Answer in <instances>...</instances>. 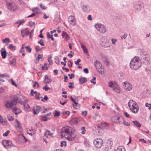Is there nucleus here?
Returning a JSON list of instances; mask_svg holds the SVG:
<instances>
[{"mask_svg": "<svg viewBox=\"0 0 151 151\" xmlns=\"http://www.w3.org/2000/svg\"><path fill=\"white\" fill-rule=\"evenodd\" d=\"M68 76H69V78L72 79L75 77L74 74L73 73H71V74H69Z\"/></svg>", "mask_w": 151, "mask_h": 151, "instance_id": "6e6d98bb", "label": "nucleus"}, {"mask_svg": "<svg viewBox=\"0 0 151 151\" xmlns=\"http://www.w3.org/2000/svg\"><path fill=\"white\" fill-rule=\"evenodd\" d=\"M16 127L17 128H20L21 127V126L20 125L19 122L17 120H16Z\"/></svg>", "mask_w": 151, "mask_h": 151, "instance_id": "c9c22d12", "label": "nucleus"}, {"mask_svg": "<svg viewBox=\"0 0 151 151\" xmlns=\"http://www.w3.org/2000/svg\"><path fill=\"white\" fill-rule=\"evenodd\" d=\"M139 56H137V58H138V59L140 58H142L143 56H147L146 53L144 51L143 49H140L139 50Z\"/></svg>", "mask_w": 151, "mask_h": 151, "instance_id": "9b49d317", "label": "nucleus"}, {"mask_svg": "<svg viewBox=\"0 0 151 151\" xmlns=\"http://www.w3.org/2000/svg\"><path fill=\"white\" fill-rule=\"evenodd\" d=\"M96 78L95 77H94L93 78V79L91 80V83H93V85H95L96 83Z\"/></svg>", "mask_w": 151, "mask_h": 151, "instance_id": "3c124183", "label": "nucleus"}, {"mask_svg": "<svg viewBox=\"0 0 151 151\" xmlns=\"http://www.w3.org/2000/svg\"><path fill=\"white\" fill-rule=\"evenodd\" d=\"M121 117L122 116H121L120 117L118 116L116 118V117H114L115 120L113 121V122L116 123H119L120 124V122L119 121V119H120L121 120H122V119H121Z\"/></svg>", "mask_w": 151, "mask_h": 151, "instance_id": "5701e85b", "label": "nucleus"}, {"mask_svg": "<svg viewBox=\"0 0 151 151\" xmlns=\"http://www.w3.org/2000/svg\"><path fill=\"white\" fill-rule=\"evenodd\" d=\"M121 119H122V121H123V123L124 125L127 126H129L130 125L129 123L124 120L123 117H121Z\"/></svg>", "mask_w": 151, "mask_h": 151, "instance_id": "2f4dec72", "label": "nucleus"}, {"mask_svg": "<svg viewBox=\"0 0 151 151\" xmlns=\"http://www.w3.org/2000/svg\"><path fill=\"white\" fill-rule=\"evenodd\" d=\"M133 103V101L130 100L129 102L128 103V105L129 106V108H130L131 107V105H132V104Z\"/></svg>", "mask_w": 151, "mask_h": 151, "instance_id": "5fc2aeb1", "label": "nucleus"}, {"mask_svg": "<svg viewBox=\"0 0 151 151\" xmlns=\"http://www.w3.org/2000/svg\"><path fill=\"white\" fill-rule=\"evenodd\" d=\"M24 99V97L19 94L15 95L13 96V99L11 101H7L5 105L7 108H11L13 105L19 103L22 104V99Z\"/></svg>", "mask_w": 151, "mask_h": 151, "instance_id": "f03ea898", "label": "nucleus"}, {"mask_svg": "<svg viewBox=\"0 0 151 151\" xmlns=\"http://www.w3.org/2000/svg\"><path fill=\"white\" fill-rule=\"evenodd\" d=\"M6 41L7 42L9 43L10 42V40L8 38H6L2 40L3 42L4 43H6L5 41Z\"/></svg>", "mask_w": 151, "mask_h": 151, "instance_id": "c03bdc74", "label": "nucleus"}, {"mask_svg": "<svg viewBox=\"0 0 151 151\" xmlns=\"http://www.w3.org/2000/svg\"><path fill=\"white\" fill-rule=\"evenodd\" d=\"M113 90L116 92V93H120L119 89V88H117L116 87H115L113 88Z\"/></svg>", "mask_w": 151, "mask_h": 151, "instance_id": "09e8293b", "label": "nucleus"}, {"mask_svg": "<svg viewBox=\"0 0 151 151\" xmlns=\"http://www.w3.org/2000/svg\"><path fill=\"white\" fill-rule=\"evenodd\" d=\"M81 61V60L80 59H78L77 60V61H76L75 62V63L76 65H78V63H80Z\"/></svg>", "mask_w": 151, "mask_h": 151, "instance_id": "680f3d73", "label": "nucleus"}, {"mask_svg": "<svg viewBox=\"0 0 151 151\" xmlns=\"http://www.w3.org/2000/svg\"><path fill=\"white\" fill-rule=\"evenodd\" d=\"M64 145L66 146V141H62L60 142V146L63 147Z\"/></svg>", "mask_w": 151, "mask_h": 151, "instance_id": "de8ad7c7", "label": "nucleus"}, {"mask_svg": "<svg viewBox=\"0 0 151 151\" xmlns=\"http://www.w3.org/2000/svg\"><path fill=\"white\" fill-rule=\"evenodd\" d=\"M147 55L145 56L142 57V58L139 59V63H141V65L142 63L146 65H147L148 64L149 60L147 57Z\"/></svg>", "mask_w": 151, "mask_h": 151, "instance_id": "6e6552de", "label": "nucleus"}, {"mask_svg": "<svg viewBox=\"0 0 151 151\" xmlns=\"http://www.w3.org/2000/svg\"><path fill=\"white\" fill-rule=\"evenodd\" d=\"M139 141L144 143H146V141L144 139H139Z\"/></svg>", "mask_w": 151, "mask_h": 151, "instance_id": "69168bd1", "label": "nucleus"}, {"mask_svg": "<svg viewBox=\"0 0 151 151\" xmlns=\"http://www.w3.org/2000/svg\"><path fill=\"white\" fill-rule=\"evenodd\" d=\"M38 43L42 46H43L45 45L43 40L42 39H40V41H38Z\"/></svg>", "mask_w": 151, "mask_h": 151, "instance_id": "58836bf2", "label": "nucleus"}, {"mask_svg": "<svg viewBox=\"0 0 151 151\" xmlns=\"http://www.w3.org/2000/svg\"><path fill=\"white\" fill-rule=\"evenodd\" d=\"M25 21L24 19H22L19 20V25H21V24L24 22Z\"/></svg>", "mask_w": 151, "mask_h": 151, "instance_id": "0e129e2a", "label": "nucleus"}, {"mask_svg": "<svg viewBox=\"0 0 151 151\" xmlns=\"http://www.w3.org/2000/svg\"><path fill=\"white\" fill-rule=\"evenodd\" d=\"M20 137L24 139V140L23 141H22V142L25 143L27 141V139L24 136L21 135V136Z\"/></svg>", "mask_w": 151, "mask_h": 151, "instance_id": "864d4df0", "label": "nucleus"}, {"mask_svg": "<svg viewBox=\"0 0 151 151\" xmlns=\"http://www.w3.org/2000/svg\"><path fill=\"white\" fill-rule=\"evenodd\" d=\"M103 61L105 64L108 66L109 65V62L108 61V60L107 58H105L103 60Z\"/></svg>", "mask_w": 151, "mask_h": 151, "instance_id": "ea45409f", "label": "nucleus"}, {"mask_svg": "<svg viewBox=\"0 0 151 151\" xmlns=\"http://www.w3.org/2000/svg\"><path fill=\"white\" fill-rule=\"evenodd\" d=\"M7 117L8 119V120L10 121L13 120H14V117L13 116L10 115L9 114H8L7 115Z\"/></svg>", "mask_w": 151, "mask_h": 151, "instance_id": "4c0bfd02", "label": "nucleus"}, {"mask_svg": "<svg viewBox=\"0 0 151 151\" xmlns=\"http://www.w3.org/2000/svg\"><path fill=\"white\" fill-rule=\"evenodd\" d=\"M105 124L101 123V124H99L98 125V127L101 129H103L105 128Z\"/></svg>", "mask_w": 151, "mask_h": 151, "instance_id": "c756f323", "label": "nucleus"}, {"mask_svg": "<svg viewBox=\"0 0 151 151\" xmlns=\"http://www.w3.org/2000/svg\"><path fill=\"white\" fill-rule=\"evenodd\" d=\"M111 149V146L110 144L106 143L105 145L104 150L106 151H107L109 149Z\"/></svg>", "mask_w": 151, "mask_h": 151, "instance_id": "a878e982", "label": "nucleus"}, {"mask_svg": "<svg viewBox=\"0 0 151 151\" xmlns=\"http://www.w3.org/2000/svg\"><path fill=\"white\" fill-rule=\"evenodd\" d=\"M16 58H13L12 60L10 61L11 64L14 65H15L16 64Z\"/></svg>", "mask_w": 151, "mask_h": 151, "instance_id": "a19ab883", "label": "nucleus"}, {"mask_svg": "<svg viewBox=\"0 0 151 151\" xmlns=\"http://www.w3.org/2000/svg\"><path fill=\"white\" fill-rule=\"evenodd\" d=\"M93 144L95 147L97 148H100L102 146L103 140L101 139H97L93 141Z\"/></svg>", "mask_w": 151, "mask_h": 151, "instance_id": "0eeeda50", "label": "nucleus"}, {"mask_svg": "<svg viewBox=\"0 0 151 151\" xmlns=\"http://www.w3.org/2000/svg\"><path fill=\"white\" fill-rule=\"evenodd\" d=\"M78 118H74L72 119V121L75 124H77L78 123Z\"/></svg>", "mask_w": 151, "mask_h": 151, "instance_id": "72a5a7b5", "label": "nucleus"}, {"mask_svg": "<svg viewBox=\"0 0 151 151\" xmlns=\"http://www.w3.org/2000/svg\"><path fill=\"white\" fill-rule=\"evenodd\" d=\"M40 119L42 121H47V119H48L45 116H41L40 117Z\"/></svg>", "mask_w": 151, "mask_h": 151, "instance_id": "e433bc0d", "label": "nucleus"}, {"mask_svg": "<svg viewBox=\"0 0 151 151\" xmlns=\"http://www.w3.org/2000/svg\"><path fill=\"white\" fill-rule=\"evenodd\" d=\"M62 36L65 40H68L69 39V37L67 32H63L62 34Z\"/></svg>", "mask_w": 151, "mask_h": 151, "instance_id": "aec40b11", "label": "nucleus"}, {"mask_svg": "<svg viewBox=\"0 0 151 151\" xmlns=\"http://www.w3.org/2000/svg\"><path fill=\"white\" fill-rule=\"evenodd\" d=\"M145 106L146 107H148L149 110L151 109V104H149L147 103H145Z\"/></svg>", "mask_w": 151, "mask_h": 151, "instance_id": "8fccbe9b", "label": "nucleus"}, {"mask_svg": "<svg viewBox=\"0 0 151 151\" xmlns=\"http://www.w3.org/2000/svg\"><path fill=\"white\" fill-rule=\"evenodd\" d=\"M123 84L124 88L126 90L130 91L132 89V86L131 85L127 84L125 82H124Z\"/></svg>", "mask_w": 151, "mask_h": 151, "instance_id": "4468645a", "label": "nucleus"}, {"mask_svg": "<svg viewBox=\"0 0 151 151\" xmlns=\"http://www.w3.org/2000/svg\"><path fill=\"white\" fill-rule=\"evenodd\" d=\"M81 133L84 134H85L86 130V127H83L81 128Z\"/></svg>", "mask_w": 151, "mask_h": 151, "instance_id": "37998d69", "label": "nucleus"}, {"mask_svg": "<svg viewBox=\"0 0 151 151\" xmlns=\"http://www.w3.org/2000/svg\"><path fill=\"white\" fill-rule=\"evenodd\" d=\"M111 40L112 42V44L113 45L115 44V42L117 41V40L116 39H112Z\"/></svg>", "mask_w": 151, "mask_h": 151, "instance_id": "e2e57ef3", "label": "nucleus"}, {"mask_svg": "<svg viewBox=\"0 0 151 151\" xmlns=\"http://www.w3.org/2000/svg\"><path fill=\"white\" fill-rule=\"evenodd\" d=\"M25 48L27 50V51L28 52H30L31 51L32 49L30 47V46L28 45L26 46L25 47Z\"/></svg>", "mask_w": 151, "mask_h": 151, "instance_id": "49530a36", "label": "nucleus"}, {"mask_svg": "<svg viewBox=\"0 0 151 151\" xmlns=\"http://www.w3.org/2000/svg\"><path fill=\"white\" fill-rule=\"evenodd\" d=\"M52 134L50 133V132L49 131H46L45 133L44 134V136H46L47 137L48 136V135H51Z\"/></svg>", "mask_w": 151, "mask_h": 151, "instance_id": "a18cd8bd", "label": "nucleus"}, {"mask_svg": "<svg viewBox=\"0 0 151 151\" xmlns=\"http://www.w3.org/2000/svg\"><path fill=\"white\" fill-rule=\"evenodd\" d=\"M61 133V136L62 137H65L70 141L73 140L76 136L73 133V128L68 126L62 128Z\"/></svg>", "mask_w": 151, "mask_h": 151, "instance_id": "f257e3e1", "label": "nucleus"}, {"mask_svg": "<svg viewBox=\"0 0 151 151\" xmlns=\"http://www.w3.org/2000/svg\"><path fill=\"white\" fill-rule=\"evenodd\" d=\"M81 47L82 48L84 52L86 53H87L88 52V51L85 45H84L82 43H81Z\"/></svg>", "mask_w": 151, "mask_h": 151, "instance_id": "4be33fe9", "label": "nucleus"}, {"mask_svg": "<svg viewBox=\"0 0 151 151\" xmlns=\"http://www.w3.org/2000/svg\"><path fill=\"white\" fill-rule=\"evenodd\" d=\"M33 12L36 13L37 14L40 13V9L37 7H36L32 9Z\"/></svg>", "mask_w": 151, "mask_h": 151, "instance_id": "bb28decb", "label": "nucleus"}, {"mask_svg": "<svg viewBox=\"0 0 151 151\" xmlns=\"http://www.w3.org/2000/svg\"><path fill=\"white\" fill-rule=\"evenodd\" d=\"M76 19L74 18L73 19L70 20L71 22L70 24L73 25H75L76 24Z\"/></svg>", "mask_w": 151, "mask_h": 151, "instance_id": "79ce46f5", "label": "nucleus"}, {"mask_svg": "<svg viewBox=\"0 0 151 151\" xmlns=\"http://www.w3.org/2000/svg\"><path fill=\"white\" fill-rule=\"evenodd\" d=\"M22 101L23 99H22ZM22 104H23V106L25 110L27 111H29L30 110V107L26 103H23V102L22 101Z\"/></svg>", "mask_w": 151, "mask_h": 151, "instance_id": "6ab92c4d", "label": "nucleus"}, {"mask_svg": "<svg viewBox=\"0 0 151 151\" xmlns=\"http://www.w3.org/2000/svg\"><path fill=\"white\" fill-rule=\"evenodd\" d=\"M43 57V55L42 54H38V57L37 58L39 60H40Z\"/></svg>", "mask_w": 151, "mask_h": 151, "instance_id": "052dcab7", "label": "nucleus"}, {"mask_svg": "<svg viewBox=\"0 0 151 151\" xmlns=\"http://www.w3.org/2000/svg\"><path fill=\"white\" fill-rule=\"evenodd\" d=\"M72 62L71 61L68 62V65L70 67H72Z\"/></svg>", "mask_w": 151, "mask_h": 151, "instance_id": "338daca9", "label": "nucleus"}, {"mask_svg": "<svg viewBox=\"0 0 151 151\" xmlns=\"http://www.w3.org/2000/svg\"><path fill=\"white\" fill-rule=\"evenodd\" d=\"M12 111L14 113L16 114H17L21 112V110L16 107H14L12 109Z\"/></svg>", "mask_w": 151, "mask_h": 151, "instance_id": "a211bd4d", "label": "nucleus"}, {"mask_svg": "<svg viewBox=\"0 0 151 151\" xmlns=\"http://www.w3.org/2000/svg\"><path fill=\"white\" fill-rule=\"evenodd\" d=\"M2 143L5 147H6L7 146L10 147L12 146V142L9 140H5L4 141H2Z\"/></svg>", "mask_w": 151, "mask_h": 151, "instance_id": "9d476101", "label": "nucleus"}, {"mask_svg": "<svg viewBox=\"0 0 151 151\" xmlns=\"http://www.w3.org/2000/svg\"><path fill=\"white\" fill-rule=\"evenodd\" d=\"M109 86L111 88H114L115 84L112 82H110L108 83Z\"/></svg>", "mask_w": 151, "mask_h": 151, "instance_id": "c85d7f7f", "label": "nucleus"}, {"mask_svg": "<svg viewBox=\"0 0 151 151\" xmlns=\"http://www.w3.org/2000/svg\"><path fill=\"white\" fill-rule=\"evenodd\" d=\"M96 64L98 65L99 64V65L100 68H99L98 69L100 70L102 69L101 67L102 65L100 63V62L99 61H98V60H96V61L94 63L95 66L97 67Z\"/></svg>", "mask_w": 151, "mask_h": 151, "instance_id": "473e14b6", "label": "nucleus"}, {"mask_svg": "<svg viewBox=\"0 0 151 151\" xmlns=\"http://www.w3.org/2000/svg\"><path fill=\"white\" fill-rule=\"evenodd\" d=\"M52 80L50 78H49V76L47 75H45V79L43 81L44 83L47 84L51 83Z\"/></svg>", "mask_w": 151, "mask_h": 151, "instance_id": "dca6fc26", "label": "nucleus"}, {"mask_svg": "<svg viewBox=\"0 0 151 151\" xmlns=\"http://www.w3.org/2000/svg\"><path fill=\"white\" fill-rule=\"evenodd\" d=\"M34 93L35 94V97L36 99L40 100V98H42V97H39V96L40 95V94L39 93L37 92L36 91L34 92Z\"/></svg>", "mask_w": 151, "mask_h": 151, "instance_id": "393cba45", "label": "nucleus"}, {"mask_svg": "<svg viewBox=\"0 0 151 151\" xmlns=\"http://www.w3.org/2000/svg\"><path fill=\"white\" fill-rule=\"evenodd\" d=\"M84 72L86 73H88L89 72L88 69L87 68H85L83 69Z\"/></svg>", "mask_w": 151, "mask_h": 151, "instance_id": "774afa93", "label": "nucleus"}, {"mask_svg": "<svg viewBox=\"0 0 151 151\" xmlns=\"http://www.w3.org/2000/svg\"><path fill=\"white\" fill-rule=\"evenodd\" d=\"M127 36V34H124L123 35L121 36V38L122 39H125Z\"/></svg>", "mask_w": 151, "mask_h": 151, "instance_id": "bf43d9fd", "label": "nucleus"}, {"mask_svg": "<svg viewBox=\"0 0 151 151\" xmlns=\"http://www.w3.org/2000/svg\"><path fill=\"white\" fill-rule=\"evenodd\" d=\"M1 55L3 59H5L6 57L7 52L4 48H2L1 50Z\"/></svg>", "mask_w": 151, "mask_h": 151, "instance_id": "2eb2a0df", "label": "nucleus"}, {"mask_svg": "<svg viewBox=\"0 0 151 151\" xmlns=\"http://www.w3.org/2000/svg\"><path fill=\"white\" fill-rule=\"evenodd\" d=\"M35 49L36 50V52H37L38 51H40V46H35Z\"/></svg>", "mask_w": 151, "mask_h": 151, "instance_id": "603ef678", "label": "nucleus"}, {"mask_svg": "<svg viewBox=\"0 0 151 151\" xmlns=\"http://www.w3.org/2000/svg\"><path fill=\"white\" fill-rule=\"evenodd\" d=\"M116 151H125V150L124 147L120 146L117 148Z\"/></svg>", "mask_w": 151, "mask_h": 151, "instance_id": "f704fd0d", "label": "nucleus"}, {"mask_svg": "<svg viewBox=\"0 0 151 151\" xmlns=\"http://www.w3.org/2000/svg\"><path fill=\"white\" fill-rule=\"evenodd\" d=\"M70 98L73 102V108L76 109L79 108L80 107V105L78 102V97L76 96H73V97L71 96Z\"/></svg>", "mask_w": 151, "mask_h": 151, "instance_id": "423d86ee", "label": "nucleus"}, {"mask_svg": "<svg viewBox=\"0 0 151 151\" xmlns=\"http://www.w3.org/2000/svg\"><path fill=\"white\" fill-rule=\"evenodd\" d=\"M95 27L97 30L101 33H104L106 32V28L103 24L98 23L95 25Z\"/></svg>", "mask_w": 151, "mask_h": 151, "instance_id": "39448f33", "label": "nucleus"}, {"mask_svg": "<svg viewBox=\"0 0 151 151\" xmlns=\"http://www.w3.org/2000/svg\"><path fill=\"white\" fill-rule=\"evenodd\" d=\"M101 45L104 47H110L111 44L109 40L106 39L105 41H103L101 44Z\"/></svg>", "mask_w": 151, "mask_h": 151, "instance_id": "1a4fd4ad", "label": "nucleus"}, {"mask_svg": "<svg viewBox=\"0 0 151 151\" xmlns=\"http://www.w3.org/2000/svg\"><path fill=\"white\" fill-rule=\"evenodd\" d=\"M143 6L141 4H137L135 6V8L136 9L139 10H140Z\"/></svg>", "mask_w": 151, "mask_h": 151, "instance_id": "b1692460", "label": "nucleus"}, {"mask_svg": "<svg viewBox=\"0 0 151 151\" xmlns=\"http://www.w3.org/2000/svg\"><path fill=\"white\" fill-rule=\"evenodd\" d=\"M6 5L7 9L11 11L14 12L17 8L16 4L13 2L6 1Z\"/></svg>", "mask_w": 151, "mask_h": 151, "instance_id": "20e7f679", "label": "nucleus"}, {"mask_svg": "<svg viewBox=\"0 0 151 151\" xmlns=\"http://www.w3.org/2000/svg\"><path fill=\"white\" fill-rule=\"evenodd\" d=\"M79 83L80 84H82L83 83L86 82L87 81L86 78L85 77L80 78L79 79Z\"/></svg>", "mask_w": 151, "mask_h": 151, "instance_id": "412c9836", "label": "nucleus"}, {"mask_svg": "<svg viewBox=\"0 0 151 151\" xmlns=\"http://www.w3.org/2000/svg\"><path fill=\"white\" fill-rule=\"evenodd\" d=\"M9 132V131L7 130L5 133L3 134V135L4 137H6L8 135Z\"/></svg>", "mask_w": 151, "mask_h": 151, "instance_id": "4d7b16f0", "label": "nucleus"}, {"mask_svg": "<svg viewBox=\"0 0 151 151\" xmlns=\"http://www.w3.org/2000/svg\"><path fill=\"white\" fill-rule=\"evenodd\" d=\"M41 107L40 106H36L34 107V109H33V114L35 115L38 114L40 110Z\"/></svg>", "mask_w": 151, "mask_h": 151, "instance_id": "f8f14e48", "label": "nucleus"}, {"mask_svg": "<svg viewBox=\"0 0 151 151\" xmlns=\"http://www.w3.org/2000/svg\"><path fill=\"white\" fill-rule=\"evenodd\" d=\"M68 101V100H65L64 102H62L61 101H60V103L62 105L64 106L65 104L67 103Z\"/></svg>", "mask_w": 151, "mask_h": 151, "instance_id": "13d9d810", "label": "nucleus"}, {"mask_svg": "<svg viewBox=\"0 0 151 151\" xmlns=\"http://www.w3.org/2000/svg\"><path fill=\"white\" fill-rule=\"evenodd\" d=\"M133 123L137 127H141V125L140 124L138 121H132Z\"/></svg>", "mask_w": 151, "mask_h": 151, "instance_id": "cd10ccee", "label": "nucleus"}, {"mask_svg": "<svg viewBox=\"0 0 151 151\" xmlns=\"http://www.w3.org/2000/svg\"><path fill=\"white\" fill-rule=\"evenodd\" d=\"M130 109L134 113H137L139 110V108L138 105H136V106L132 108L131 107L130 108Z\"/></svg>", "mask_w": 151, "mask_h": 151, "instance_id": "f3484780", "label": "nucleus"}, {"mask_svg": "<svg viewBox=\"0 0 151 151\" xmlns=\"http://www.w3.org/2000/svg\"><path fill=\"white\" fill-rule=\"evenodd\" d=\"M141 66V63H139L138 58L136 56L132 59L130 63V68L134 70H137Z\"/></svg>", "mask_w": 151, "mask_h": 151, "instance_id": "7ed1b4c3", "label": "nucleus"}, {"mask_svg": "<svg viewBox=\"0 0 151 151\" xmlns=\"http://www.w3.org/2000/svg\"><path fill=\"white\" fill-rule=\"evenodd\" d=\"M83 12L86 13H88L90 11V7L88 5H84L82 7Z\"/></svg>", "mask_w": 151, "mask_h": 151, "instance_id": "ddd939ff", "label": "nucleus"}, {"mask_svg": "<svg viewBox=\"0 0 151 151\" xmlns=\"http://www.w3.org/2000/svg\"><path fill=\"white\" fill-rule=\"evenodd\" d=\"M60 114V113L59 111L55 110L53 112V115L55 116H59Z\"/></svg>", "mask_w": 151, "mask_h": 151, "instance_id": "7c9ffc66", "label": "nucleus"}]
</instances>
